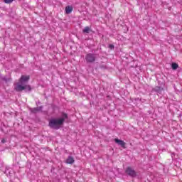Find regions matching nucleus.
Masks as SVG:
<instances>
[{"label":"nucleus","instance_id":"12","mask_svg":"<svg viewBox=\"0 0 182 182\" xmlns=\"http://www.w3.org/2000/svg\"><path fill=\"white\" fill-rule=\"evenodd\" d=\"M4 2H5V4H12L14 0H4Z\"/></svg>","mask_w":182,"mask_h":182},{"label":"nucleus","instance_id":"4","mask_svg":"<svg viewBox=\"0 0 182 182\" xmlns=\"http://www.w3.org/2000/svg\"><path fill=\"white\" fill-rule=\"evenodd\" d=\"M87 63H93L96 60V54L88 53L85 55Z\"/></svg>","mask_w":182,"mask_h":182},{"label":"nucleus","instance_id":"6","mask_svg":"<svg viewBox=\"0 0 182 182\" xmlns=\"http://www.w3.org/2000/svg\"><path fill=\"white\" fill-rule=\"evenodd\" d=\"M75 163V159L72 156H68V158L66 160L67 164H73Z\"/></svg>","mask_w":182,"mask_h":182},{"label":"nucleus","instance_id":"9","mask_svg":"<svg viewBox=\"0 0 182 182\" xmlns=\"http://www.w3.org/2000/svg\"><path fill=\"white\" fill-rule=\"evenodd\" d=\"M72 11H73V7H72L70 6H68L67 7H65L66 14H70L72 12Z\"/></svg>","mask_w":182,"mask_h":182},{"label":"nucleus","instance_id":"13","mask_svg":"<svg viewBox=\"0 0 182 182\" xmlns=\"http://www.w3.org/2000/svg\"><path fill=\"white\" fill-rule=\"evenodd\" d=\"M1 143H6V140L5 139H1Z\"/></svg>","mask_w":182,"mask_h":182},{"label":"nucleus","instance_id":"3","mask_svg":"<svg viewBox=\"0 0 182 182\" xmlns=\"http://www.w3.org/2000/svg\"><path fill=\"white\" fill-rule=\"evenodd\" d=\"M125 173L126 174H127V176H129V177H136L137 176V172H136V171L134 170V168L128 166L126 170H125Z\"/></svg>","mask_w":182,"mask_h":182},{"label":"nucleus","instance_id":"8","mask_svg":"<svg viewBox=\"0 0 182 182\" xmlns=\"http://www.w3.org/2000/svg\"><path fill=\"white\" fill-rule=\"evenodd\" d=\"M154 92H156L157 93H161V92H163V87H155L154 88Z\"/></svg>","mask_w":182,"mask_h":182},{"label":"nucleus","instance_id":"1","mask_svg":"<svg viewBox=\"0 0 182 182\" xmlns=\"http://www.w3.org/2000/svg\"><path fill=\"white\" fill-rule=\"evenodd\" d=\"M29 79V75H21L18 82L14 85V90L16 92H22L23 90H25V92H31V90H32L31 85H26Z\"/></svg>","mask_w":182,"mask_h":182},{"label":"nucleus","instance_id":"7","mask_svg":"<svg viewBox=\"0 0 182 182\" xmlns=\"http://www.w3.org/2000/svg\"><path fill=\"white\" fill-rule=\"evenodd\" d=\"M42 106L41 107H35V108H33L31 109V112L32 113H38V112H41V110H42Z\"/></svg>","mask_w":182,"mask_h":182},{"label":"nucleus","instance_id":"11","mask_svg":"<svg viewBox=\"0 0 182 182\" xmlns=\"http://www.w3.org/2000/svg\"><path fill=\"white\" fill-rule=\"evenodd\" d=\"M171 68L173 70H176L178 68V64L176 63H173L171 64Z\"/></svg>","mask_w":182,"mask_h":182},{"label":"nucleus","instance_id":"5","mask_svg":"<svg viewBox=\"0 0 182 182\" xmlns=\"http://www.w3.org/2000/svg\"><path fill=\"white\" fill-rule=\"evenodd\" d=\"M114 141H115V143H117L119 146H122L124 148L126 146V142H124L123 140H120L119 139H115Z\"/></svg>","mask_w":182,"mask_h":182},{"label":"nucleus","instance_id":"14","mask_svg":"<svg viewBox=\"0 0 182 182\" xmlns=\"http://www.w3.org/2000/svg\"><path fill=\"white\" fill-rule=\"evenodd\" d=\"M111 48H113V46H111Z\"/></svg>","mask_w":182,"mask_h":182},{"label":"nucleus","instance_id":"2","mask_svg":"<svg viewBox=\"0 0 182 182\" xmlns=\"http://www.w3.org/2000/svg\"><path fill=\"white\" fill-rule=\"evenodd\" d=\"M66 119H68V114L63 113L61 117L50 119L49 121V127L51 129L59 130V129H60V126L65 123Z\"/></svg>","mask_w":182,"mask_h":182},{"label":"nucleus","instance_id":"10","mask_svg":"<svg viewBox=\"0 0 182 182\" xmlns=\"http://www.w3.org/2000/svg\"><path fill=\"white\" fill-rule=\"evenodd\" d=\"M83 33H89L90 32V28L89 26H86L83 30H82Z\"/></svg>","mask_w":182,"mask_h":182}]
</instances>
